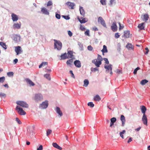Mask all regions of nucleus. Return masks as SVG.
Returning a JSON list of instances; mask_svg holds the SVG:
<instances>
[{
    "label": "nucleus",
    "mask_w": 150,
    "mask_h": 150,
    "mask_svg": "<svg viewBox=\"0 0 150 150\" xmlns=\"http://www.w3.org/2000/svg\"><path fill=\"white\" fill-rule=\"evenodd\" d=\"M75 65L77 67L80 68L81 66L80 62L79 60H76L74 62Z\"/></svg>",
    "instance_id": "f3484780"
},
{
    "label": "nucleus",
    "mask_w": 150,
    "mask_h": 150,
    "mask_svg": "<svg viewBox=\"0 0 150 150\" xmlns=\"http://www.w3.org/2000/svg\"><path fill=\"white\" fill-rule=\"evenodd\" d=\"M55 16L58 19H60L61 17L60 15L58 13H56V14Z\"/></svg>",
    "instance_id": "4d7b16f0"
},
{
    "label": "nucleus",
    "mask_w": 150,
    "mask_h": 150,
    "mask_svg": "<svg viewBox=\"0 0 150 150\" xmlns=\"http://www.w3.org/2000/svg\"><path fill=\"white\" fill-rule=\"evenodd\" d=\"M34 99L36 102L40 101L43 99L42 96L40 94H36L35 95Z\"/></svg>",
    "instance_id": "20e7f679"
},
{
    "label": "nucleus",
    "mask_w": 150,
    "mask_h": 150,
    "mask_svg": "<svg viewBox=\"0 0 150 150\" xmlns=\"http://www.w3.org/2000/svg\"><path fill=\"white\" fill-rule=\"evenodd\" d=\"M37 150H42L43 147L42 145H40L39 147L37 148Z\"/></svg>",
    "instance_id": "0e129e2a"
},
{
    "label": "nucleus",
    "mask_w": 150,
    "mask_h": 150,
    "mask_svg": "<svg viewBox=\"0 0 150 150\" xmlns=\"http://www.w3.org/2000/svg\"><path fill=\"white\" fill-rule=\"evenodd\" d=\"M126 47L128 49H133V45L131 44H128L126 46Z\"/></svg>",
    "instance_id": "f704fd0d"
},
{
    "label": "nucleus",
    "mask_w": 150,
    "mask_h": 150,
    "mask_svg": "<svg viewBox=\"0 0 150 150\" xmlns=\"http://www.w3.org/2000/svg\"><path fill=\"white\" fill-rule=\"evenodd\" d=\"M115 0H110V5H112L113 4L115 3Z\"/></svg>",
    "instance_id": "69168bd1"
},
{
    "label": "nucleus",
    "mask_w": 150,
    "mask_h": 150,
    "mask_svg": "<svg viewBox=\"0 0 150 150\" xmlns=\"http://www.w3.org/2000/svg\"><path fill=\"white\" fill-rule=\"evenodd\" d=\"M52 131L50 129H48L47 131V136H49V135H50L52 133Z\"/></svg>",
    "instance_id": "a19ab883"
},
{
    "label": "nucleus",
    "mask_w": 150,
    "mask_h": 150,
    "mask_svg": "<svg viewBox=\"0 0 150 150\" xmlns=\"http://www.w3.org/2000/svg\"><path fill=\"white\" fill-rule=\"evenodd\" d=\"M67 57L69 58H71L73 57V52L71 51H69L67 52Z\"/></svg>",
    "instance_id": "cd10ccee"
},
{
    "label": "nucleus",
    "mask_w": 150,
    "mask_h": 150,
    "mask_svg": "<svg viewBox=\"0 0 150 150\" xmlns=\"http://www.w3.org/2000/svg\"><path fill=\"white\" fill-rule=\"evenodd\" d=\"M119 29L120 30L121 29H122L123 28L124 26H122L121 25V23L120 22L119 23Z\"/></svg>",
    "instance_id": "680f3d73"
},
{
    "label": "nucleus",
    "mask_w": 150,
    "mask_h": 150,
    "mask_svg": "<svg viewBox=\"0 0 150 150\" xmlns=\"http://www.w3.org/2000/svg\"><path fill=\"white\" fill-rule=\"evenodd\" d=\"M68 35L70 37H71L72 36V33L70 31V30L68 31Z\"/></svg>",
    "instance_id": "e2e57ef3"
},
{
    "label": "nucleus",
    "mask_w": 150,
    "mask_h": 150,
    "mask_svg": "<svg viewBox=\"0 0 150 150\" xmlns=\"http://www.w3.org/2000/svg\"><path fill=\"white\" fill-rule=\"evenodd\" d=\"M111 29L113 32L116 31L117 30V26L116 22H113L111 26Z\"/></svg>",
    "instance_id": "9b49d317"
},
{
    "label": "nucleus",
    "mask_w": 150,
    "mask_h": 150,
    "mask_svg": "<svg viewBox=\"0 0 150 150\" xmlns=\"http://www.w3.org/2000/svg\"><path fill=\"white\" fill-rule=\"evenodd\" d=\"M15 51L16 52L17 55L21 54L23 51L22 50L21 47L20 46H18L15 47Z\"/></svg>",
    "instance_id": "1a4fd4ad"
},
{
    "label": "nucleus",
    "mask_w": 150,
    "mask_h": 150,
    "mask_svg": "<svg viewBox=\"0 0 150 150\" xmlns=\"http://www.w3.org/2000/svg\"><path fill=\"white\" fill-rule=\"evenodd\" d=\"M80 29L82 31H84L85 30V28L82 25H80Z\"/></svg>",
    "instance_id": "603ef678"
},
{
    "label": "nucleus",
    "mask_w": 150,
    "mask_h": 150,
    "mask_svg": "<svg viewBox=\"0 0 150 150\" xmlns=\"http://www.w3.org/2000/svg\"><path fill=\"white\" fill-rule=\"evenodd\" d=\"M97 59L98 60V61H100V62H101L103 60V59L100 55L98 54Z\"/></svg>",
    "instance_id": "58836bf2"
},
{
    "label": "nucleus",
    "mask_w": 150,
    "mask_h": 150,
    "mask_svg": "<svg viewBox=\"0 0 150 150\" xmlns=\"http://www.w3.org/2000/svg\"><path fill=\"white\" fill-rule=\"evenodd\" d=\"M16 104L21 106L23 108H28V105L25 102L22 101H18L16 102Z\"/></svg>",
    "instance_id": "f03ea898"
},
{
    "label": "nucleus",
    "mask_w": 150,
    "mask_h": 150,
    "mask_svg": "<svg viewBox=\"0 0 150 150\" xmlns=\"http://www.w3.org/2000/svg\"><path fill=\"white\" fill-rule=\"evenodd\" d=\"M100 2L103 5L106 4L105 0H100Z\"/></svg>",
    "instance_id": "3c124183"
},
{
    "label": "nucleus",
    "mask_w": 150,
    "mask_h": 150,
    "mask_svg": "<svg viewBox=\"0 0 150 150\" xmlns=\"http://www.w3.org/2000/svg\"><path fill=\"white\" fill-rule=\"evenodd\" d=\"M48 103L47 101H45L44 102H42V104L40 105V107L42 109L46 108L48 106Z\"/></svg>",
    "instance_id": "6e6552de"
},
{
    "label": "nucleus",
    "mask_w": 150,
    "mask_h": 150,
    "mask_svg": "<svg viewBox=\"0 0 150 150\" xmlns=\"http://www.w3.org/2000/svg\"><path fill=\"white\" fill-rule=\"evenodd\" d=\"M28 135L29 137L31 138L32 136L34 135V133L33 132H30V133H28Z\"/></svg>",
    "instance_id": "79ce46f5"
},
{
    "label": "nucleus",
    "mask_w": 150,
    "mask_h": 150,
    "mask_svg": "<svg viewBox=\"0 0 150 150\" xmlns=\"http://www.w3.org/2000/svg\"><path fill=\"white\" fill-rule=\"evenodd\" d=\"M91 71L92 72H95L96 71H98V69L97 67L95 68L92 67L91 69Z\"/></svg>",
    "instance_id": "e433bc0d"
},
{
    "label": "nucleus",
    "mask_w": 150,
    "mask_h": 150,
    "mask_svg": "<svg viewBox=\"0 0 150 150\" xmlns=\"http://www.w3.org/2000/svg\"><path fill=\"white\" fill-rule=\"evenodd\" d=\"M140 109L143 115H145V112L146 110V108L145 107L144 105H142L140 106Z\"/></svg>",
    "instance_id": "a211bd4d"
},
{
    "label": "nucleus",
    "mask_w": 150,
    "mask_h": 150,
    "mask_svg": "<svg viewBox=\"0 0 150 150\" xmlns=\"http://www.w3.org/2000/svg\"><path fill=\"white\" fill-rule=\"evenodd\" d=\"M120 120L122 122V126H124L126 121L125 117V116L123 115H121L120 116Z\"/></svg>",
    "instance_id": "4468645a"
},
{
    "label": "nucleus",
    "mask_w": 150,
    "mask_h": 150,
    "mask_svg": "<svg viewBox=\"0 0 150 150\" xmlns=\"http://www.w3.org/2000/svg\"><path fill=\"white\" fill-rule=\"evenodd\" d=\"M52 5V3L51 1H49L47 4V6H51Z\"/></svg>",
    "instance_id": "864d4df0"
},
{
    "label": "nucleus",
    "mask_w": 150,
    "mask_h": 150,
    "mask_svg": "<svg viewBox=\"0 0 150 150\" xmlns=\"http://www.w3.org/2000/svg\"><path fill=\"white\" fill-rule=\"evenodd\" d=\"M12 19L13 22L16 21L18 19V16L13 13H12L11 14Z\"/></svg>",
    "instance_id": "ddd939ff"
},
{
    "label": "nucleus",
    "mask_w": 150,
    "mask_h": 150,
    "mask_svg": "<svg viewBox=\"0 0 150 150\" xmlns=\"http://www.w3.org/2000/svg\"><path fill=\"white\" fill-rule=\"evenodd\" d=\"M72 61V59H69L67 61L66 63L67 64H71Z\"/></svg>",
    "instance_id": "de8ad7c7"
},
{
    "label": "nucleus",
    "mask_w": 150,
    "mask_h": 150,
    "mask_svg": "<svg viewBox=\"0 0 150 150\" xmlns=\"http://www.w3.org/2000/svg\"><path fill=\"white\" fill-rule=\"evenodd\" d=\"M5 80V78L4 76L0 77V82H3Z\"/></svg>",
    "instance_id": "c03bdc74"
},
{
    "label": "nucleus",
    "mask_w": 150,
    "mask_h": 150,
    "mask_svg": "<svg viewBox=\"0 0 150 150\" xmlns=\"http://www.w3.org/2000/svg\"><path fill=\"white\" fill-rule=\"evenodd\" d=\"M21 26V23L19 24L18 23H14L13 26L14 29H19L20 28Z\"/></svg>",
    "instance_id": "6ab92c4d"
},
{
    "label": "nucleus",
    "mask_w": 150,
    "mask_h": 150,
    "mask_svg": "<svg viewBox=\"0 0 150 150\" xmlns=\"http://www.w3.org/2000/svg\"><path fill=\"white\" fill-rule=\"evenodd\" d=\"M149 18V15L148 14H146L144 15L142 20L143 21H144L146 22L148 20Z\"/></svg>",
    "instance_id": "393cba45"
},
{
    "label": "nucleus",
    "mask_w": 150,
    "mask_h": 150,
    "mask_svg": "<svg viewBox=\"0 0 150 150\" xmlns=\"http://www.w3.org/2000/svg\"><path fill=\"white\" fill-rule=\"evenodd\" d=\"M84 34L85 35L88 36H90L89 35V30H86L84 33Z\"/></svg>",
    "instance_id": "a18cd8bd"
},
{
    "label": "nucleus",
    "mask_w": 150,
    "mask_h": 150,
    "mask_svg": "<svg viewBox=\"0 0 150 150\" xmlns=\"http://www.w3.org/2000/svg\"><path fill=\"white\" fill-rule=\"evenodd\" d=\"M61 59H60V60L61 59H65L67 58H68V57H67V53H64V54H62L60 56Z\"/></svg>",
    "instance_id": "4be33fe9"
},
{
    "label": "nucleus",
    "mask_w": 150,
    "mask_h": 150,
    "mask_svg": "<svg viewBox=\"0 0 150 150\" xmlns=\"http://www.w3.org/2000/svg\"><path fill=\"white\" fill-rule=\"evenodd\" d=\"M98 22L100 23L104 27L107 28L106 25L105 21L101 17H99L98 19Z\"/></svg>",
    "instance_id": "423d86ee"
},
{
    "label": "nucleus",
    "mask_w": 150,
    "mask_h": 150,
    "mask_svg": "<svg viewBox=\"0 0 150 150\" xmlns=\"http://www.w3.org/2000/svg\"><path fill=\"white\" fill-rule=\"evenodd\" d=\"M79 11L81 15L83 16H84L85 15V13L83 8L82 7H80L79 8Z\"/></svg>",
    "instance_id": "c756f323"
},
{
    "label": "nucleus",
    "mask_w": 150,
    "mask_h": 150,
    "mask_svg": "<svg viewBox=\"0 0 150 150\" xmlns=\"http://www.w3.org/2000/svg\"><path fill=\"white\" fill-rule=\"evenodd\" d=\"M53 146L55 148L57 149L60 150L62 149V148L58 145L56 143H52Z\"/></svg>",
    "instance_id": "5701e85b"
},
{
    "label": "nucleus",
    "mask_w": 150,
    "mask_h": 150,
    "mask_svg": "<svg viewBox=\"0 0 150 150\" xmlns=\"http://www.w3.org/2000/svg\"><path fill=\"white\" fill-rule=\"evenodd\" d=\"M54 48H57L58 50H60L62 47V43L59 41L54 40Z\"/></svg>",
    "instance_id": "f257e3e1"
},
{
    "label": "nucleus",
    "mask_w": 150,
    "mask_h": 150,
    "mask_svg": "<svg viewBox=\"0 0 150 150\" xmlns=\"http://www.w3.org/2000/svg\"><path fill=\"white\" fill-rule=\"evenodd\" d=\"M93 49V48L91 45H89V46H88V50H89L90 51H91Z\"/></svg>",
    "instance_id": "13d9d810"
},
{
    "label": "nucleus",
    "mask_w": 150,
    "mask_h": 150,
    "mask_svg": "<svg viewBox=\"0 0 150 150\" xmlns=\"http://www.w3.org/2000/svg\"><path fill=\"white\" fill-rule=\"evenodd\" d=\"M41 11L45 15H49V14L48 10L45 8H42Z\"/></svg>",
    "instance_id": "2eb2a0df"
},
{
    "label": "nucleus",
    "mask_w": 150,
    "mask_h": 150,
    "mask_svg": "<svg viewBox=\"0 0 150 150\" xmlns=\"http://www.w3.org/2000/svg\"><path fill=\"white\" fill-rule=\"evenodd\" d=\"M65 4L67 5L69 8L73 9L74 8V6H75V4L72 2L69 1H68L65 3Z\"/></svg>",
    "instance_id": "0eeeda50"
},
{
    "label": "nucleus",
    "mask_w": 150,
    "mask_h": 150,
    "mask_svg": "<svg viewBox=\"0 0 150 150\" xmlns=\"http://www.w3.org/2000/svg\"><path fill=\"white\" fill-rule=\"evenodd\" d=\"M103 60L105 61V63L107 64H108L109 63V62L107 58H104Z\"/></svg>",
    "instance_id": "052dcab7"
},
{
    "label": "nucleus",
    "mask_w": 150,
    "mask_h": 150,
    "mask_svg": "<svg viewBox=\"0 0 150 150\" xmlns=\"http://www.w3.org/2000/svg\"><path fill=\"white\" fill-rule=\"evenodd\" d=\"M7 75L9 76H13V73L12 72H9L7 73Z\"/></svg>",
    "instance_id": "49530a36"
},
{
    "label": "nucleus",
    "mask_w": 150,
    "mask_h": 150,
    "mask_svg": "<svg viewBox=\"0 0 150 150\" xmlns=\"http://www.w3.org/2000/svg\"><path fill=\"white\" fill-rule=\"evenodd\" d=\"M101 51L103 53V55H104V53H106L107 52H108V50L107 49V47L105 45H104L103 46V48L101 50Z\"/></svg>",
    "instance_id": "bb28decb"
},
{
    "label": "nucleus",
    "mask_w": 150,
    "mask_h": 150,
    "mask_svg": "<svg viewBox=\"0 0 150 150\" xmlns=\"http://www.w3.org/2000/svg\"><path fill=\"white\" fill-rule=\"evenodd\" d=\"M18 113L21 115H24L26 114V112L24 111L22 108H19L17 106L16 108Z\"/></svg>",
    "instance_id": "39448f33"
},
{
    "label": "nucleus",
    "mask_w": 150,
    "mask_h": 150,
    "mask_svg": "<svg viewBox=\"0 0 150 150\" xmlns=\"http://www.w3.org/2000/svg\"><path fill=\"white\" fill-rule=\"evenodd\" d=\"M89 84V81L87 79H85L84 81V86L87 87Z\"/></svg>",
    "instance_id": "473e14b6"
},
{
    "label": "nucleus",
    "mask_w": 150,
    "mask_h": 150,
    "mask_svg": "<svg viewBox=\"0 0 150 150\" xmlns=\"http://www.w3.org/2000/svg\"><path fill=\"white\" fill-rule=\"evenodd\" d=\"M92 63L94 64L97 67H99L101 64L102 62L100 61H98L97 59H95L92 61Z\"/></svg>",
    "instance_id": "9d476101"
},
{
    "label": "nucleus",
    "mask_w": 150,
    "mask_h": 150,
    "mask_svg": "<svg viewBox=\"0 0 150 150\" xmlns=\"http://www.w3.org/2000/svg\"><path fill=\"white\" fill-rule=\"evenodd\" d=\"M120 35H119L118 33H116L115 35V38H118L120 37Z\"/></svg>",
    "instance_id": "bf43d9fd"
},
{
    "label": "nucleus",
    "mask_w": 150,
    "mask_h": 150,
    "mask_svg": "<svg viewBox=\"0 0 150 150\" xmlns=\"http://www.w3.org/2000/svg\"><path fill=\"white\" fill-rule=\"evenodd\" d=\"M144 23L139 24L138 26V28L141 30L144 29Z\"/></svg>",
    "instance_id": "a878e982"
},
{
    "label": "nucleus",
    "mask_w": 150,
    "mask_h": 150,
    "mask_svg": "<svg viewBox=\"0 0 150 150\" xmlns=\"http://www.w3.org/2000/svg\"><path fill=\"white\" fill-rule=\"evenodd\" d=\"M148 81L146 80V79H144L143 80L141 81L140 82V84L142 85H144L146 83H148Z\"/></svg>",
    "instance_id": "7c9ffc66"
},
{
    "label": "nucleus",
    "mask_w": 150,
    "mask_h": 150,
    "mask_svg": "<svg viewBox=\"0 0 150 150\" xmlns=\"http://www.w3.org/2000/svg\"><path fill=\"white\" fill-rule=\"evenodd\" d=\"M0 45L5 50L6 49L7 47L5 43L1 42H0Z\"/></svg>",
    "instance_id": "2f4dec72"
},
{
    "label": "nucleus",
    "mask_w": 150,
    "mask_h": 150,
    "mask_svg": "<svg viewBox=\"0 0 150 150\" xmlns=\"http://www.w3.org/2000/svg\"><path fill=\"white\" fill-rule=\"evenodd\" d=\"M56 112L59 115L60 117H61L62 115L63 114L62 111L60 110V108L58 107H57L56 109Z\"/></svg>",
    "instance_id": "aec40b11"
},
{
    "label": "nucleus",
    "mask_w": 150,
    "mask_h": 150,
    "mask_svg": "<svg viewBox=\"0 0 150 150\" xmlns=\"http://www.w3.org/2000/svg\"><path fill=\"white\" fill-rule=\"evenodd\" d=\"M13 40L16 42H18L20 41V36L19 35H15L14 36Z\"/></svg>",
    "instance_id": "dca6fc26"
},
{
    "label": "nucleus",
    "mask_w": 150,
    "mask_h": 150,
    "mask_svg": "<svg viewBox=\"0 0 150 150\" xmlns=\"http://www.w3.org/2000/svg\"><path fill=\"white\" fill-rule=\"evenodd\" d=\"M126 131L125 130H123L122 132H121L120 133V137L124 139V136L123 134L125 133Z\"/></svg>",
    "instance_id": "c9c22d12"
},
{
    "label": "nucleus",
    "mask_w": 150,
    "mask_h": 150,
    "mask_svg": "<svg viewBox=\"0 0 150 150\" xmlns=\"http://www.w3.org/2000/svg\"><path fill=\"white\" fill-rule=\"evenodd\" d=\"M69 72H70V73L71 75V77L73 78L74 79H75V76L74 75V74L73 73L72 71V70H70L69 71Z\"/></svg>",
    "instance_id": "5fc2aeb1"
},
{
    "label": "nucleus",
    "mask_w": 150,
    "mask_h": 150,
    "mask_svg": "<svg viewBox=\"0 0 150 150\" xmlns=\"http://www.w3.org/2000/svg\"><path fill=\"white\" fill-rule=\"evenodd\" d=\"M88 106H90L91 107H93L94 106V105L93 104V103L92 102H90L88 103Z\"/></svg>",
    "instance_id": "ea45409f"
},
{
    "label": "nucleus",
    "mask_w": 150,
    "mask_h": 150,
    "mask_svg": "<svg viewBox=\"0 0 150 150\" xmlns=\"http://www.w3.org/2000/svg\"><path fill=\"white\" fill-rule=\"evenodd\" d=\"M104 68L106 69V73H108L110 71V74L112 75V65H110L108 66L105 65Z\"/></svg>",
    "instance_id": "7ed1b4c3"
},
{
    "label": "nucleus",
    "mask_w": 150,
    "mask_h": 150,
    "mask_svg": "<svg viewBox=\"0 0 150 150\" xmlns=\"http://www.w3.org/2000/svg\"><path fill=\"white\" fill-rule=\"evenodd\" d=\"M142 121L143 122L144 124L147 125V119L145 115H143L142 118Z\"/></svg>",
    "instance_id": "f8f14e48"
},
{
    "label": "nucleus",
    "mask_w": 150,
    "mask_h": 150,
    "mask_svg": "<svg viewBox=\"0 0 150 150\" xmlns=\"http://www.w3.org/2000/svg\"><path fill=\"white\" fill-rule=\"evenodd\" d=\"M140 69V68L139 67H137L134 70L133 72L134 74H137V70Z\"/></svg>",
    "instance_id": "09e8293b"
},
{
    "label": "nucleus",
    "mask_w": 150,
    "mask_h": 150,
    "mask_svg": "<svg viewBox=\"0 0 150 150\" xmlns=\"http://www.w3.org/2000/svg\"><path fill=\"white\" fill-rule=\"evenodd\" d=\"M78 19L80 23H85L86 22L85 18L83 19L82 20H81L79 18H78Z\"/></svg>",
    "instance_id": "4c0bfd02"
},
{
    "label": "nucleus",
    "mask_w": 150,
    "mask_h": 150,
    "mask_svg": "<svg viewBox=\"0 0 150 150\" xmlns=\"http://www.w3.org/2000/svg\"><path fill=\"white\" fill-rule=\"evenodd\" d=\"M64 18L66 20H68L69 19V17L68 16H63Z\"/></svg>",
    "instance_id": "338daca9"
},
{
    "label": "nucleus",
    "mask_w": 150,
    "mask_h": 150,
    "mask_svg": "<svg viewBox=\"0 0 150 150\" xmlns=\"http://www.w3.org/2000/svg\"><path fill=\"white\" fill-rule=\"evenodd\" d=\"M116 120V118L115 117H112L110 120L111 122L115 123Z\"/></svg>",
    "instance_id": "37998d69"
},
{
    "label": "nucleus",
    "mask_w": 150,
    "mask_h": 150,
    "mask_svg": "<svg viewBox=\"0 0 150 150\" xmlns=\"http://www.w3.org/2000/svg\"><path fill=\"white\" fill-rule=\"evenodd\" d=\"M124 37L126 38H129L130 37V32L129 31H126L124 32Z\"/></svg>",
    "instance_id": "b1692460"
},
{
    "label": "nucleus",
    "mask_w": 150,
    "mask_h": 150,
    "mask_svg": "<svg viewBox=\"0 0 150 150\" xmlns=\"http://www.w3.org/2000/svg\"><path fill=\"white\" fill-rule=\"evenodd\" d=\"M101 99V98L98 95H96L94 98V100L96 101H99Z\"/></svg>",
    "instance_id": "c85d7f7f"
},
{
    "label": "nucleus",
    "mask_w": 150,
    "mask_h": 150,
    "mask_svg": "<svg viewBox=\"0 0 150 150\" xmlns=\"http://www.w3.org/2000/svg\"><path fill=\"white\" fill-rule=\"evenodd\" d=\"M16 120L18 124H21V122L18 118L16 117Z\"/></svg>",
    "instance_id": "6e6d98bb"
},
{
    "label": "nucleus",
    "mask_w": 150,
    "mask_h": 150,
    "mask_svg": "<svg viewBox=\"0 0 150 150\" xmlns=\"http://www.w3.org/2000/svg\"><path fill=\"white\" fill-rule=\"evenodd\" d=\"M25 80L26 82L29 83L30 86H34L35 85L34 83L29 79H26Z\"/></svg>",
    "instance_id": "412c9836"
},
{
    "label": "nucleus",
    "mask_w": 150,
    "mask_h": 150,
    "mask_svg": "<svg viewBox=\"0 0 150 150\" xmlns=\"http://www.w3.org/2000/svg\"><path fill=\"white\" fill-rule=\"evenodd\" d=\"M145 50H146V52H145V54H148V52H149V50L147 47H146L145 49Z\"/></svg>",
    "instance_id": "774afa93"
},
{
    "label": "nucleus",
    "mask_w": 150,
    "mask_h": 150,
    "mask_svg": "<svg viewBox=\"0 0 150 150\" xmlns=\"http://www.w3.org/2000/svg\"><path fill=\"white\" fill-rule=\"evenodd\" d=\"M6 96V94L2 93H0V97H5Z\"/></svg>",
    "instance_id": "8fccbe9b"
},
{
    "label": "nucleus",
    "mask_w": 150,
    "mask_h": 150,
    "mask_svg": "<svg viewBox=\"0 0 150 150\" xmlns=\"http://www.w3.org/2000/svg\"><path fill=\"white\" fill-rule=\"evenodd\" d=\"M44 76L49 81L50 80L51 78L50 77V75L49 74H46L44 75Z\"/></svg>",
    "instance_id": "72a5a7b5"
}]
</instances>
